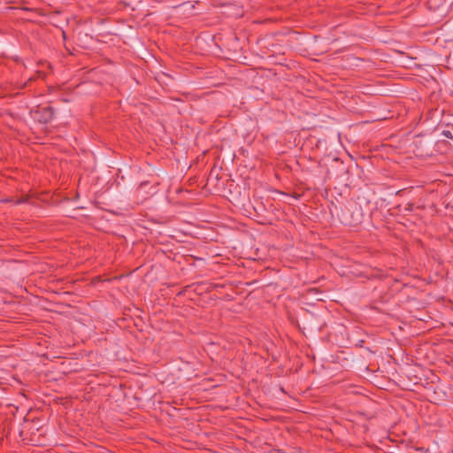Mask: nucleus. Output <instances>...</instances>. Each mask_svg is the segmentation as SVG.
Wrapping results in <instances>:
<instances>
[{
	"label": "nucleus",
	"instance_id": "obj_1",
	"mask_svg": "<svg viewBox=\"0 0 453 453\" xmlns=\"http://www.w3.org/2000/svg\"><path fill=\"white\" fill-rule=\"evenodd\" d=\"M31 113L33 118L40 122H48L52 118V110L49 107H37Z\"/></svg>",
	"mask_w": 453,
	"mask_h": 453
},
{
	"label": "nucleus",
	"instance_id": "obj_2",
	"mask_svg": "<svg viewBox=\"0 0 453 453\" xmlns=\"http://www.w3.org/2000/svg\"><path fill=\"white\" fill-rule=\"evenodd\" d=\"M361 213L352 216L350 219L343 215V220L346 224H358L361 221Z\"/></svg>",
	"mask_w": 453,
	"mask_h": 453
}]
</instances>
